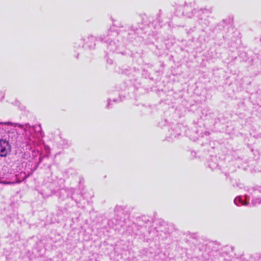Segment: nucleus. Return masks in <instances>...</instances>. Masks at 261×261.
Returning <instances> with one entry per match:
<instances>
[{
  "mask_svg": "<svg viewBox=\"0 0 261 261\" xmlns=\"http://www.w3.org/2000/svg\"><path fill=\"white\" fill-rule=\"evenodd\" d=\"M234 202L236 205H239L240 204L241 205H246L247 204V202H244L240 197H236L234 200Z\"/></svg>",
  "mask_w": 261,
  "mask_h": 261,
  "instance_id": "obj_2",
  "label": "nucleus"
},
{
  "mask_svg": "<svg viewBox=\"0 0 261 261\" xmlns=\"http://www.w3.org/2000/svg\"><path fill=\"white\" fill-rule=\"evenodd\" d=\"M11 150V146L8 141L0 140V156H6Z\"/></svg>",
  "mask_w": 261,
  "mask_h": 261,
  "instance_id": "obj_1",
  "label": "nucleus"
}]
</instances>
